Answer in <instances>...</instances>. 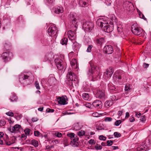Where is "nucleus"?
Segmentation results:
<instances>
[{
    "instance_id": "obj_1",
    "label": "nucleus",
    "mask_w": 151,
    "mask_h": 151,
    "mask_svg": "<svg viewBox=\"0 0 151 151\" xmlns=\"http://www.w3.org/2000/svg\"><path fill=\"white\" fill-rule=\"evenodd\" d=\"M97 25L101 27L104 32L108 33L111 32L113 29L114 25L112 22L109 24L107 21L103 18H99L96 22Z\"/></svg>"
},
{
    "instance_id": "obj_2",
    "label": "nucleus",
    "mask_w": 151,
    "mask_h": 151,
    "mask_svg": "<svg viewBox=\"0 0 151 151\" xmlns=\"http://www.w3.org/2000/svg\"><path fill=\"white\" fill-rule=\"evenodd\" d=\"M91 68L89 69L88 72L91 74L92 81H94L100 79L101 74L99 67L95 65L92 66L91 65Z\"/></svg>"
},
{
    "instance_id": "obj_3",
    "label": "nucleus",
    "mask_w": 151,
    "mask_h": 151,
    "mask_svg": "<svg viewBox=\"0 0 151 151\" xmlns=\"http://www.w3.org/2000/svg\"><path fill=\"white\" fill-rule=\"evenodd\" d=\"M131 30L132 32L136 35H142L144 33L143 30L135 23L132 25Z\"/></svg>"
},
{
    "instance_id": "obj_4",
    "label": "nucleus",
    "mask_w": 151,
    "mask_h": 151,
    "mask_svg": "<svg viewBox=\"0 0 151 151\" xmlns=\"http://www.w3.org/2000/svg\"><path fill=\"white\" fill-rule=\"evenodd\" d=\"M94 27L93 23L90 21H87L83 22V27L84 30L87 32H91Z\"/></svg>"
},
{
    "instance_id": "obj_5",
    "label": "nucleus",
    "mask_w": 151,
    "mask_h": 151,
    "mask_svg": "<svg viewBox=\"0 0 151 151\" xmlns=\"http://www.w3.org/2000/svg\"><path fill=\"white\" fill-rule=\"evenodd\" d=\"M67 78L68 79L73 80L74 84H77L78 83V81L76 75L72 72L70 69L68 71L67 75Z\"/></svg>"
},
{
    "instance_id": "obj_6",
    "label": "nucleus",
    "mask_w": 151,
    "mask_h": 151,
    "mask_svg": "<svg viewBox=\"0 0 151 151\" xmlns=\"http://www.w3.org/2000/svg\"><path fill=\"white\" fill-rule=\"evenodd\" d=\"M123 6L125 10L132 12L134 10V6L132 4L130 1H126L123 4Z\"/></svg>"
},
{
    "instance_id": "obj_7",
    "label": "nucleus",
    "mask_w": 151,
    "mask_h": 151,
    "mask_svg": "<svg viewBox=\"0 0 151 151\" xmlns=\"http://www.w3.org/2000/svg\"><path fill=\"white\" fill-rule=\"evenodd\" d=\"M114 72V70L112 67L107 68L106 71L104 73V77L106 80L109 79L112 76Z\"/></svg>"
},
{
    "instance_id": "obj_8",
    "label": "nucleus",
    "mask_w": 151,
    "mask_h": 151,
    "mask_svg": "<svg viewBox=\"0 0 151 151\" xmlns=\"http://www.w3.org/2000/svg\"><path fill=\"white\" fill-rule=\"evenodd\" d=\"M124 75L123 71L121 70H117L114 73L113 77L115 81H118L121 80L122 77H123Z\"/></svg>"
},
{
    "instance_id": "obj_9",
    "label": "nucleus",
    "mask_w": 151,
    "mask_h": 151,
    "mask_svg": "<svg viewBox=\"0 0 151 151\" xmlns=\"http://www.w3.org/2000/svg\"><path fill=\"white\" fill-rule=\"evenodd\" d=\"M55 63L59 70L63 69L64 67L66 68L65 66H64L63 61L60 58L55 59Z\"/></svg>"
},
{
    "instance_id": "obj_10",
    "label": "nucleus",
    "mask_w": 151,
    "mask_h": 151,
    "mask_svg": "<svg viewBox=\"0 0 151 151\" xmlns=\"http://www.w3.org/2000/svg\"><path fill=\"white\" fill-rule=\"evenodd\" d=\"M16 140V138L15 137L13 136L9 138L7 136H6V139L4 140V142L6 145L9 146L15 143Z\"/></svg>"
},
{
    "instance_id": "obj_11",
    "label": "nucleus",
    "mask_w": 151,
    "mask_h": 151,
    "mask_svg": "<svg viewBox=\"0 0 151 151\" xmlns=\"http://www.w3.org/2000/svg\"><path fill=\"white\" fill-rule=\"evenodd\" d=\"M68 17L73 25L76 24L78 22V17L75 13L71 12L69 15Z\"/></svg>"
},
{
    "instance_id": "obj_12",
    "label": "nucleus",
    "mask_w": 151,
    "mask_h": 151,
    "mask_svg": "<svg viewBox=\"0 0 151 151\" xmlns=\"http://www.w3.org/2000/svg\"><path fill=\"white\" fill-rule=\"evenodd\" d=\"M57 32V28L54 25L50 27L47 29V33L50 36L55 35Z\"/></svg>"
},
{
    "instance_id": "obj_13",
    "label": "nucleus",
    "mask_w": 151,
    "mask_h": 151,
    "mask_svg": "<svg viewBox=\"0 0 151 151\" xmlns=\"http://www.w3.org/2000/svg\"><path fill=\"white\" fill-rule=\"evenodd\" d=\"M148 146L146 144V142H141L137 148V151H147L149 150Z\"/></svg>"
},
{
    "instance_id": "obj_14",
    "label": "nucleus",
    "mask_w": 151,
    "mask_h": 151,
    "mask_svg": "<svg viewBox=\"0 0 151 151\" xmlns=\"http://www.w3.org/2000/svg\"><path fill=\"white\" fill-rule=\"evenodd\" d=\"M1 57L4 62H7L9 59H10L12 57V53L9 51H7L3 53Z\"/></svg>"
},
{
    "instance_id": "obj_15",
    "label": "nucleus",
    "mask_w": 151,
    "mask_h": 151,
    "mask_svg": "<svg viewBox=\"0 0 151 151\" xmlns=\"http://www.w3.org/2000/svg\"><path fill=\"white\" fill-rule=\"evenodd\" d=\"M29 76L26 75L22 74L19 76V81L22 84H25L26 82L29 80Z\"/></svg>"
},
{
    "instance_id": "obj_16",
    "label": "nucleus",
    "mask_w": 151,
    "mask_h": 151,
    "mask_svg": "<svg viewBox=\"0 0 151 151\" xmlns=\"http://www.w3.org/2000/svg\"><path fill=\"white\" fill-rule=\"evenodd\" d=\"M22 130V128L21 126L19 125L16 124L12 128H10L9 130L12 133H16L20 132Z\"/></svg>"
},
{
    "instance_id": "obj_17",
    "label": "nucleus",
    "mask_w": 151,
    "mask_h": 151,
    "mask_svg": "<svg viewBox=\"0 0 151 151\" xmlns=\"http://www.w3.org/2000/svg\"><path fill=\"white\" fill-rule=\"evenodd\" d=\"M93 106L96 109H101L102 107V103L101 101L97 100L94 101L93 103Z\"/></svg>"
},
{
    "instance_id": "obj_18",
    "label": "nucleus",
    "mask_w": 151,
    "mask_h": 151,
    "mask_svg": "<svg viewBox=\"0 0 151 151\" xmlns=\"http://www.w3.org/2000/svg\"><path fill=\"white\" fill-rule=\"evenodd\" d=\"M105 52L108 54H112L113 52V48L111 45H108L106 46L104 48Z\"/></svg>"
},
{
    "instance_id": "obj_19",
    "label": "nucleus",
    "mask_w": 151,
    "mask_h": 151,
    "mask_svg": "<svg viewBox=\"0 0 151 151\" xmlns=\"http://www.w3.org/2000/svg\"><path fill=\"white\" fill-rule=\"evenodd\" d=\"M66 99H67L66 96H63L62 97H59L57 98V101L60 104L64 105L66 104Z\"/></svg>"
},
{
    "instance_id": "obj_20",
    "label": "nucleus",
    "mask_w": 151,
    "mask_h": 151,
    "mask_svg": "<svg viewBox=\"0 0 151 151\" xmlns=\"http://www.w3.org/2000/svg\"><path fill=\"white\" fill-rule=\"evenodd\" d=\"M81 47V45L75 41L74 42H73V49L74 51L76 52H78Z\"/></svg>"
},
{
    "instance_id": "obj_21",
    "label": "nucleus",
    "mask_w": 151,
    "mask_h": 151,
    "mask_svg": "<svg viewBox=\"0 0 151 151\" xmlns=\"http://www.w3.org/2000/svg\"><path fill=\"white\" fill-rule=\"evenodd\" d=\"M53 58V57L51 54H48L45 56L43 61L44 62H50V64H52Z\"/></svg>"
},
{
    "instance_id": "obj_22",
    "label": "nucleus",
    "mask_w": 151,
    "mask_h": 151,
    "mask_svg": "<svg viewBox=\"0 0 151 151\" xmlns=\"http://www.w3.org/2000/svg\"><path fill=\"white\" fill-rule=\"evenodd\" d=\"M68 35L69 39L71 41H75L76 36L74 32L71 30L68 31Z\"/></svg>"
},
{
    "instance_id": "obj_23",
    "label": "nucleus",
    "mask_w": 151,
    "mask_h": 151,
    "mask_svg": "<svg viewBox=\"0 0 151 151\" xmlns=\"http://www.w3.org/2000/svg\"><path fill=\"white\" fill-rule=\"evenodd\" d=\"M97 96L101 99H103L105 96V92L104 91L97 90L96 92Z\"/></svg>"
},
{
    "instance_id": "obj_24",
    "label": "nucleus",
    "mask_w": 151,
    "mask_h": 151,
    "mask_svg": "<svg viewBox=\"0 0 151 151\" xmlns=\"http://www.w3.org/2000/svg\"><path fill=\"white\" fill-rule=\"evenodd\" d=\"M9 99L12 102H16L17 101V97L15 93L14 92L12 93Z\"/></svg>"
},
{
    "instance_id": "obj_25",
    "label": "nucleus",
    "mask_w": 151,
    "mask_h": 151,
    "mask_svg": "<svg viewBox=\"0 0 151 151\" xmlns=\"http://www.w3.org/2000/svg\"><path fill=\"white\" fill-rule=\"evenodd\" d=\"M131 42L136 44H141L142 43V42L139 39H137L136 38H133L131 40Z\"/></svg>"
},
{
    "instance_id": "obj_26",
    "label": "nucleus",
    "mask_w": 151,
    "mask_h": 151,
    "mask_svg": "<svg viewBox=\"0 0 151 151\" xmlns=\"http://www.w3.org/2000/svg\"><path fill=\"white\" fill-rule=\"evenodd\" d=\"M79 140V138L77 136L75 137L73 139V140L71 141V143H73V146L75 147L78 146V141Z\"/></svg>"
},
{
    "instance_id": "obj_27",
    "label": "nucleus",
    "mask_w": 151,
    "mask_h": 151,
    "mask_svg": "<svg viewBox=\"0 0 151 151\" xmlns=\"http://www.w3.org/2000/svg\"><path fill=\"white\" fill-rule=\"evenodd\" d=\"M63 11V8L61 6H58L55 9V12L56 14L61 13H62Z\"/></svg>"
},
{
    "instance_id": "obj_28",
    "label": "nucleus",
    "mask_w": 151,
    "mask_h": 151,
    "mask_svg": "<svg viewBox=\"0 0 151 151\" xmlns=\"http://www.w3.org/2000/svg\"><path fill=\"white\" fill-rule=\"evenodd\" d=\"M105 42V40L104 38H97L96 40V43L99 45H101L104 44Z\"/></svg>"
},
{
    "instance_id": "obj_29",
    "label": "nucleus",
    "mask_w": 151,
    "mask_h": 151,
    "mask_svg": "<svg viewBox=\"0 0 151 151\" xmlns=\"http://www.w3.org/2000/svg\"><path fill=\"white\" fill-rule=\"evenodd\" d=\"M88 3V0H79V4L81 7H85Z\"/></svg>"
},
{
    "instance_id": "obj_30",
    "label": "nucleus",
    "mask_w": 151,
    "mask_h": 151,
    "mask_svg": "<svg viewBox=\"0 0 151 151\" xmlns=\"http://www.w3.org/2000/svg\"><path fill=\"white\" fill-rule=\"evenodd\" d=\"M141 114L139 113L136 114V116L138 118H140L139 120L141 122H144L146 120V116L145 115L141 116Z\"/></svg>"
},
{
    "instance_id": "obj_31",
    "label": "nucleus",
    "mask_w": 151,
    "mask_h": 151,
    "mask_svg": "<svg viewBox=\"0 0 151 151\" xmlns=\"http://www.w3.org/2000/svg\"><path fill=\"white\" fill-rule=\"evenodd\" d=\"M76 63V60L75 59H73L70 62L71 66L74 69H76L77 68V65Z\"/></svg>"
},
{
    "instance_id": "obj_32",
    "label": "nucleus",
    "mask_w": 151,
    "mask_h": 151,
    "mask_svg": "<svg viewBox=\"0 0 151 151\" xmlns=\"http://www.w3.org/2000/svg\"><path fill=\"white\" fill-rule=\"evenodd\" d=\"M11 46L10 43L8 41H6L5 42L4 44L5 49L6 50H9Z\"/></svg>"
},
{
    "instance_id": "obj_33",
    "label": "nucleus",
    "mask_w": 151,
    "mask_h": 151,
    "mask_svg": "<svg viewBox=\"0 0 151 151\" xmlns=\"http://www.w3.org/2000/svg\"><path fill=\"white\" fill-rule=\"evenodd\" d=\"M114 103L111 101L109 100L106 101L105 105L106 107L109 108Z\"/></svg>"
},
{
    "instance_id": "obj_34",
    "label": "nucleus",
    "mask_w": 151,
    "mask_h": 151,
    "mask_svg": "<svg viewBox=\"0 0 151 151\" xmlns=\"http://www.w3.org/2000/svg\"><path fill=\"white\" fill-rule=\"evenodd\" d=\"M31 144L35 147H37L39 145L38 141L35 139H32L31 140Z\"/></svg>"
},
{
    "instance_id": "obj_35",
    "label": "nucleus",
    "mask_w": 151,
    "mask_h": 151,
    "mask_svg": "<svg viewBox=\"0 0 151 151\" xmlns=\"http://www.w3.org/2000/svg\"><path fill=\"white\" fill-rule=\"evenodd\" d=\"M43 46H48L50 45V43L48 39H44L42 42Z\"/></svg>"
},
{
    "instance_id": "obj_36",
    "label": "nucleus",
    "mask_w": 151,
    "mask_h": 151,
    "mask_svg": "<svg viewBox=\"0 0 151 151\" xmlns=\"http://www.w3.org/2000/svg\"><path fill=\"white\" fill-rule=\"evenodd\" d=\"M108 86L109 90L110 91H115L116 89L115 86L112 83H109Z\"/></svg>"
},
{
    "instance_id": "obj_37",
    "label": "nucleus",
    "mask_w": 151,
    "mask_h": 151,
    "mask_svg": "<svg viewBox=\"0 0 151 151\" xmlns=\"http://www.w3.org/2000/svg\"><path fill=\"white\" fill-rule=\"evenodd\" d=\"M68 39L67 38L64 37L60 41V43L62 45H66L67 44Z\"/></svg>"
},
{
    "instance_id": "obj_38",
    "label": "nucleus",
    "mask_w": 151,
    "mask_h": 151,
    "mask_svg": "<svg viewBox=\"0 0 151 151\" xmlns=\"http://www.w3.org/2000/svg\"><path fill=\"white\" fill-rule=\"evenodd\" d=\"M130 87V85L129 83H127L125 86L124 90L125 91H127V93H128L129 91L131 90V88Z\"/></svg>"
},
{
    "instance_id": "obj_39",
    "label": "nucleus",
    "mask_w": 151,
    "mask_h": 151,
    "mask_svg": "<svg viewBox=\"0 0 151 151\" xmlns=\"http://www.w3.org/2000/svg\"><path fill=\"white\" fill-rule=\"evenodd\" d=\"M68 80L67 81H66V83L69 86H71L73 85V83L74 84L73 80Z\"/></svg>"
},
{
    "instance_id": "obj_40",
    "label": "nucleus",
    "mask_w": 151,
    "mask_h": 151,
    "mask_svg": "<svg viewBox=\"0 0 151 151\" xmlns=\"http://www.w3.org/2000/svg\"><path fill=\"white\" fill-rule=\"evenodd\" d=\"M89 94L88 93H83L82 94V97L85 100H88L89 99Z\"/></svg>"
},
{
    "instance_id": "obj_41",
    "label": "nucleus",
    "mask_w": 151,
    "mask_h": 151,
    "mask_svg": "<svg viewBox=\"0 0 151 151\" xmlns=\"http://www.w3.org/2000/svg\"><path fill=\"white\" fill-rule=\"evenodd\" d=\"M137 12L140 18L143 19L145 20H146L147 19L145 17L144 15L141 12L140 10L138 9Z\"/></svg>"
},
{
    "instance_id": "obj_42",
    "label": "nucleus",
    "mask_w": 151,
    "mask_h": 151,
    "mask_svg": "<svg viewBox=\"0 0 151 151\" xmlns=\"http://www.w3.org/2000/svg\"><path fill=\"white\" fill-rule=\"evenodd\" d=\"M67 136L72 140L75 137V134L73 133H70L67 134Z\"/></svg>"
},
{
    "instance_id": "obj_43",
    "label": "nucleus",
    "mask_w": 151,
    "mask_h": 151,
    "mask_svg": "<svg viewBox=\"0 0 151 151\" xmlns=\"http://www.w3.org/2000/svg\"><path fill=\"white\" fill-rule=\"evenodd\" d=\"M117 31L119 33L121 32L122 31V27L121 24L118 25L117 26Z\"/></svg>"
},
{
    "instance_id": "obj_44",
    "label": "nucleus",
    "mask_w": 151,
    "mask_h": 151,
    "mask_svg": "<svg viewBox=\"0 0 151 151\" xmlns=\"http://www.w3.org/2000/svg\"><path fill=\"white\" fill-rule=\"evenodd\" d=\"M78 135L79 137L82 136L85 134V132L83 130H81L78 132Z\"/></svg>"
},
{
    "instance_id": "obj_45",
    "label": "nucleus",
    "mask_w": 151,
    "mask_h": 151,
    "mask_svg": "<svg viewBox=\"0 0 151 151\" xmlns=\"http://www.w3.org/2000/svg\"><path fill=\"white\" fill-rule=\"evenodd\" d=\"M31 131V130L30 129L28 128H26L24 130L25 134L28 135H29Z\"/></svg>"
},
{
    "instance_id": "obj_46",
    "label": "nucleus",
    "mask_w": 151,
    "mask_h": 151,
    "mask_svg": "<svg viewBox=\"0 0 151 151\" xmlns=\"http://www.w3.org/2000/svg\"><path fill=\"white\" fill-rule=\"evenodd\" d=\"M6 124L5 121L4 119L0 120V126L2 127L5 125Z\"/></svg>"
},
{
    "instance_id": "obj_47",
    "label": "nucleus",
    "mask_w": 151,
    "mask_h": 151,
    "mask_svg": "<svg viewBox=\"0 0 151 151\" xmlns=\"http://www.w3.org/2000/svg\"><path fill=\"white\" fill-rule=\"evenodd\" d=\"M114 135L115 137H119L121 136V134L117 132H115L114 133Z\"/></svg>"
},
{
    "instance_id": "obj_48",
    "label": "nucleus",
    "mask_w": 151,
    "mask_h": 151,
    "mask_svg": "<svg viewBox=\"0 0 151 151\" xmlns=\"http://www.w3.org/2000/svg\"><path fill=\"white\" fill-rule=\"evenodd\" d=\"M110 99H111V101H112L113 102L114 101H116L117 100V99H116V96L114 95H113L111 96Z\"/></svg>"
},
{
    "instance_id": "obj_49",
    "label": "nucleus",
    "mask_w": 151,
    "mask_h": 151,
    "mask_svg": "<svg viewBox=\"0 0 151 151\" xmlns=\"http://www.w3.org/2000/svg\"><path fill=\"white\" fill-rule=\"evenodd\" d=\"M93 47L92 45H89L86 50V52H90L91 51V49Z\"/></svg>"
},
{
    "instance_id": "obj_50",
    "label": "nucleus",
    "mask_w": 151,
    "mask_h": 151,
    "mask_svg": "<svg viewBox=\"0 0 151 151\" xmlns=\"http://www.w3.org/2000/svg\"><path fill=\"white\" fill-rule=\"evenodd\" d=\"M107 145L108 146H111L113 144V141L111 140H108L107 141Z\"/></svg>"
},
{
    "instance_id": "obj_51",
    "label": "nucleus",
    "mask_w": 151,
    "mask_h": 151,
    "mask_svg": "<svg viewBox=\"0 0 151 151\" xmlns=\"http://www.w3.org/2000/svg\"><path fill=\"white\" fill-rule=\"evenodd\" d=\"M55 0H44V1L48 4H52L55 1Z\"/></svg>"
},
{
    "instance_id": "obj_52",
    "label": "nucleus",
    "mask_w": 151,
    "mask_h": 151,
    "mask_svg": "<svg viewBox=\"0 0 151 151\" xmlns=\"http://www.w3.org/2000/svg\"><path fill=\"white\" fill-rule=\"evenodd\" d=\"M95 148L96 150H101L102 149V147L101 145H99L98 144H97L95 146Z\"/></svg>"
},
{
    "instance_id": "obj_53",
    "label": "nucleus",
    "mask_w": 151,
    "mask_h": 151,
    "mask_svg": "<svg viewBox=\"0 0 151 151\" xmlns=\"http://www.w3.org/2000/svg\"><path fill=\"white\" fill-rule=\"evenodd\" d=\"M35 86L36 88L37 89L39 90L40 89V87L39 86V83L37 81H36L35 82Z\"/></svg>"
},
{
    "instance_id": "obj_54",
    "label": "nucleus",
    "mask_w": 151,
    "mask_h": 151,
    "mask_svg": "<svg viewBox=\"0 0 151 151\" xmlns=\"http://www.w3.org/2000/svg\"><path fill=\"white\" fill-rule=\"evenodd\" d=\"M99 139L101 140L105 141L106 140V137L101 135L99 136Z\"/></svg>"
},
{
    "instance_id": "obj_55",
    "label": "nucleus",
    "mask_w": 151,
    "mask_h": 151,
    "mask_svg": "<svg viewBox=\"0 0 151 151\" xmlns=\"http://www.w3.org/2000/svg\"><path fill=\"white\" fill-rule=\"evenodd\" d=\"M84 105L86 107H87L88 108H92L91 107L92 106L91 104L89 103H88V102L86 103V104Z\"/></svg>"
},
{
    "instance_id": "obj_56",
    "label": "nucleus",
    "mask_w": 151,
    "mask_h": 151,
    "mask_svg": "<svg viewBox=\"0 0 151 151\" xmlns=\"http://www.w3.org/2000/svg\"><path fill=\"white\" fill-rule=\"evenodd\" d=\"M121 121L120 120H118L116 121L114 123L115 125L116 126H118L121 123Z\"/></svg>"
},
{
    "instance_id": "obj_57",
    "label": "nucleus",
    "mask_w": 151,
    "mask_h": 151,
    "mask_svg": "<svg viewBox=\"0 0 151 151\" xmlns=\"http://www.w3.org/2000/svg\"><path fill=\"white\" fill-rule=\"evenodd\" d=\"M54 109H49V108H48V109H47L46 111V112H48V113H50V112H51V113H52V112H53L54 111Z\"/></svg>"
},
{
    "instance_id": "obj_58",
    "label": "nucleus",
    "mask_w": 151,
    "mask_h": 151,
    "mask_svg": "<svg viewBox=\"0 0 151 151\" xmlns=\"http://www.w3.org/2000/svg\"><path fill=\"white\" fill-rule=\"evenodd\" d=\"M6 114L9 116H14V113L12 112L9 111L6 113Z\"/></svg>"
},
{
    "instance_id": "obj_59",
    "label": "nucleus",
    "mask_w": 151,
    "mask_h": 151,
    "mask_svg": "<svg viewBox=\"0 0 151 151\" xmlns=\"http://www.w3.org/2000/svg\"><path fill=\"white\" fill-rule=\"evenodd\" d=\"M112 118L110 117H106L105 119V121L106 122H111L112 121Z\"/></svg>"
},
{
    "instance_id": "obj_60",
    "label": "nucleus",
    "mask_w": 151,
    "mask_h": 151,
    "mask_svg": "<svg viewBox=\"0 0 151 151\" xmlns=\"http://www.w3.org/2000/svg\"><path fill=\"white\" fill-rule=\"evenodd\" d=\"M92 115L94 117H98L99 116V114L97 112H96L92 114Z\"/></svg>"
},
{
    "instance_id": "obj_61",
    "label": "nucleus",
    "mask_w": 151,
    "mask_h": 151,
    "mask_svg": "<svg viewBox=\"0 0 151 151\" xmlns=\"http://www.w3.org/2000/svg\"><path fill=\"white\" fill-rule=\"evenodd\" d=\"M40 133L38 131H34V135L35 136L38 137L40 135Z\"/></svg>"
},
{
    "instance_id": "obj_62",
    "label": "nucleus",
    "mask_w": 151,
    "mask_h": 151,
    "mask_svg": "<svg viewBox=\"0 0 151 151\" xmlns=\"http://www.w3.org/2000/svg\"><path fill=\"white\" fill-rule=\"evenodd\" d=\"M89 143L90 145H93L95 143V142L94 139H91L89 141Z\"/></svg>"
},
{
    "instance_id": "obj_63",
    "label": "nucleus",
    "mask_w": 151,
    "mask_h": 151,
    "mask_svg": "<svg viewBox=\"0 0 151 151\" xmlns=\"http://www.w3.org/2000/svg\"><path fill=\"white\" fill-rule=\"evenodd\" d=\"M55 135L57 137H61L62 136V134L61 133L59 132H56L55 133Z\"/></svg>"
},
{
    "instance_id": "obj_64",
    "label": "nucleus",
    "mask_w": 151,
    "mask_h": 151,
    "mask_svg": "<svg viewBox=\"0 0 151 151\" xmlns=\"http://www.w3.org/2000/svg\"><path fill=\"white\" fill-rule=\"evenodd\" d=\"M129 120L131 122H133L135 120V119H134L133 116H131Z\"/></svg>"
}]
</instances>
